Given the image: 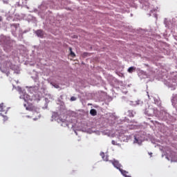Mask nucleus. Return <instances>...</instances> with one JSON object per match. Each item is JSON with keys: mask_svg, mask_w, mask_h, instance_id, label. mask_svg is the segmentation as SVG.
Returning <instances> with one entry per match:
<instances>
[{"mask_svg": "<svg viewBox=\"0 0 177 177\" xmlns=\"http://www.w3.org/2000/svg\"><path fill=\"white\" fill-rule=\"evenodd\" d=\"M119 171L121 172L122 174L124 175V176L125 177H131V176H127V174H128V171L123 170L122 169H121V167L120 168Z\"/></svg>", "mask_w": 177, "mask_h": 177, "instance_id": "6", "label": "nucleus"}, {"mask_svg": "<svg viewBox=\"0 0 177 177\" xmlns=\"http://www.w3.org/2000/svg\"><path fill=\"white\" fill-rule=\"evenodd\" d=\"M0 109H1V115L3 116V121H8V116L5 115L4 114H7L8 113V110L9 108L6 107V106L4 105L3 103L0 104Z\"/></svg>", "mask_w": 177, "mask_h": 177, "instance_id": "1", "label": "nucleus"}, {"mask_svg": "<svg viewBox=\"0 0 177 177\" xmlns=\"http://www.w3.org/2000/svg\"><path fill=\"white\" fill-rule=\"evenodd\" d=\"M100 156L102 157L103 160H107V158H104V153H101Z\"/></svg>", "mask_w": 177, "mask_h": 177, "instance_id": "12", "label": "nucleus"}, {"mask_svg": "<svg viewBox=\"0 0 177 177\" xmlns=\"http://www.w3.org/2000/svg\"><path fill=\"white\" fill-rule=\"evenodd\" d=\"M175 161H176V162H177V160H176Z\"/></svg>", "mask_w": 177, "mask_h": 177, "instance_id": "17", "label": "nucleus"}, {"mask_svg": "<svg viewBox=\"0 0 177 177\" xmlns=\"http://www.w3.org/2000/svg\"><path fill=\"white\" fill-rule=\"evenodd\" d=\"M2 17L0 16V21H2Z\"/></svg>", "mask_w": 177, "mask_h": 177, "instance_id": "14", "label": "nucleus"}, {"mask_svg": "<svg viewBox=\"0 0 177 177\" xmlns=\"http://www.w3.org/2000/svg\"><path fill=\"white\" fill-rule=\"evenodd\" d=\"M138 138H135V143H138Z\"/></svg>", "mask_w": 177, "mask_h": 177, "instance_id": "13", "label": "nucleus"}, {"mask_svg": "<svg viewBox=\"0 0 177 177\" xmlns=\"http://www.w3.org/2000/svg\"><path fill=\"white\" fill-rule=\"evenodd\" d=\"M10 62H5L1 66H0V70L2 73H8V70H9V65Z\"/></svg>", "mask_w": 177, "mask_h": 177, "instance_id": "2", "label": "nucleus"}, {"mask_svg": "<svg viewBox=\"0 0 177 177\" xmlns=\"http://www.w3.org/2000/svg\"><path fill=\"white\" fill-rule=\"evenodd\" d=\"M128 113L129 117H133V111L129 110L128 111Z\"/></svg>", "mask_w": 177, "mask_h": 177, "instance_id": "10", "label": "nucleus"}, {"mask_svg": "<svg viewBox=\"0 0 177 177\" xmlns=\"http://www.w3.org/2000/svg\"><path fill=\"white\" fill-rule=\"evenodd\" d=\"M112 118L115 119V116L113 115V116H112Z\"/></svg>", "mask_w": 177, "mask_h": 177, "instance_id": "16", "label": "nucleus"}, {"mask_svg": "<svg viewBox=\"0 0 177 177\" xmlns=\"http://www.w3.org/2000/svg\"><path fill=\"white\" fill-rule=\"evenodd\" d=\"M90 114H91V115L95 116V115H96L97 114V111H96V109H91V110L90 111Z\"/></svg>", "mask_w": 177, "mask_h": 177, "instance_id": "8", "label": "nucleus"}, {"mask_svg": "<svg viewBox=\"0 0 177 177\" xmlns=\"http://www.w3.org/2000/svg\"><path fill=\"white\" fill-rule=\"evenodd\" d=\"M111 162H112L113 165L115 167V168H117V169H120L122 167L118 160H111Z\"/></svg>", "mask_w": 177, "mask_h": 177, "instance_id": "4", "label": "nucleus"}, {"mask_svg": "<svg viewBox=\"0 0 177 177\" xmlns=\"http://www.w3.org/2000/svg\"><path fill=\"white\" fill-rule=\"evenodd\" d=\"M12 26H13L14 27H17V25H16V24H12Z\"/></svg>", "mask_w": 177, "mask_h": 177, "instance_id": "15", "label": "nucleus"}, {"mask_svg": "<svg viewBox=\"0 0 177 177\" xmlns=\"http://www.w3.org/2000/svg\"><path fill=\"white\" fill-rule=\"evenodd\" d=\"M136 71V68L134 66H131L130 68H128V73H129L130 74H132V73H133V71Z\"/></svg>", "mask_w": 177, "mask_h": 177, "instance_id": "7", "label": "nucleus"}, {"mask_svg": "<svg viewBox=\"0 0 177 177\" xmlns=\"http://www.w3.org/2000/svg\"><path fill=\"white\" fill-rule=\"evenodd\" d=\"M36 35H37V37H39L40 38H42V37H44V30H37L36 31Z\"/></svg>", "mask_w": 177, "mask_h": 177, "instance_id": "5", "label": "nucleus"}, {"mask_svg": "<svg viewBox=\"0 0 177 177\" xmlns=\"http://www.w3.org/2000/svg\"><path fill=\"white\" fill-rule=\"evenodd\" d=\"M75 100H77V98H76L75 97H71V102H74V101H75Z\"/></svg>", "mask_w": 177, "mask_h": 177, "instance_id": "11", "label": "nucleus"}, {"mask_svg": "<svg viewBox=\"0 0 177 177\" xmlns=\"http://www.w3.org/2000/svg\"><path fill=\"white\" fill-rule=\"evenodd\" d=\"M69 50L71 52V55L72 56V57H75V53H74V52H73V48H69Z\"/></svg>", "mask_w": 177, "mask_h": 177, "instance_id": "9", "label": "nucleus"}, {"mask_svg": "<svg viewBox=\"0 0 177 177\" xmlns=\"http://www.w3.org/2000/svg\"><path fill=\"white\" fill-rule=\"evenodd\" d=\"M25 107H26V110H28L29 111H37V108L34 106L32 104H30L27 102V104H24Z\"/></svg>", "mask_w": 177, "mask_h": 177, "instance_id": "3", "label": "nucleus"}]
</instances>
